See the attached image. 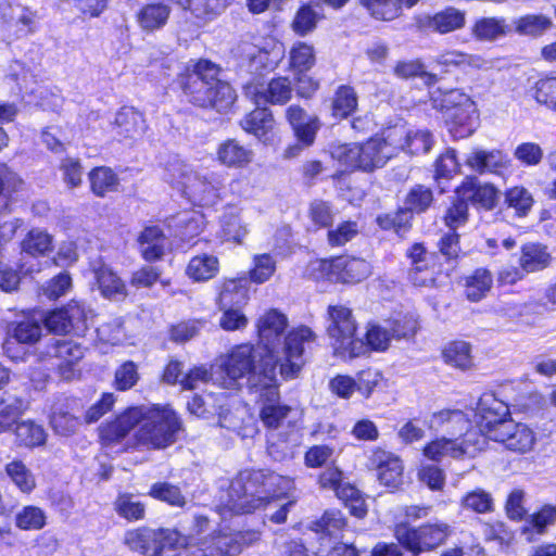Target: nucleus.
Instances as JSON below:
<instances>
[{"label":"nucleus","mask_w":556,"mask_h":556,"mask_svg":"<svg viewBox=\"0 0 556 556\" xmlns=\"http://www.w3.org/2000/svg\"><path fill=\"white\" fill-rule=\"evenodd\" d=\"M223 68L206 58L190 60L174 84L184 101L194 109L218 114L232 112L238 99L236 89L220 77Z\"/></svg>","instance_id":"obj_1"},{"label":"nucleus","mask_w":556,"mask_h":556,"mask_svg":"<svg viewBox=\"0 0 556 556\" xmlns=\"http://www.w3.org/2000/svg\"><path fill=\"white\" fill-rule=\"evenodd\" d=\"M292 480L270 470H250L229 485L227 506L237 515L253 514L288 496Z\"/></svg>","instance_id":"obj_2"},{"label":"nucleus","mask_w":556,"mask_h":556,"mask_svg":"<svg viewBox=\"0 0 556 556\" xmlns=\"http://www.w3.org/2000/svg\"><path fill=\"white\" fill-rule=\"evenodd\" d=\"M277 367V354L266 353L252 342L235 344L220 364L222 374L228 379L229 386L247 378L249 393L276 378Z\"/></svg>","instance_id":"obj_3"},{"label":"nucleus","mask_w":556,"mask_h":556,"mask_svg":"<svg viewBox=\"0 0 556 556\" xmlns=\"http://www.w3.org/2000/svg\"><path fill=\"white\" fill-rule=\"evenodd\" d=\"M500 195L501 190L494 184L482 182L477 176L467 175L454 188L441 220L447 229L457 230L469 222L470 205L477 210L491 212L496 208Z\"/></svg>","instance_id":"obj_4"},{"label":"nucleus","mask_w":556,"mask_h":556,"mask_svg":"<svg viewBox=\"0 0 556 556\" xmlns=\"http://www.w3.org/2000/svg\"><path fill=\"white\" fill-rule=\"evenodd\" d=\"M143 415L132 437L136 450L160 451L177 442L184 431V422L179 414L169 405H139Z\"/></svg>","instance_id":"obj_5"},{"label":"nucleus","mask_w":556,"mask_h":556,"mask_svg":"<svg viewBox=\"0 0 556 556\" xmlns=\"http://www.w3.org/2000/svg\"><path fill=\"white\" fill-rule=\"evenodd\" d=\"M431 102L454 140L466 139L475 134L479 126V111L470 96L458 88L439 89Z\"/></svg>","instance_id":"obj_6"},{"label":"nucleus","mask_w":556,"mask_h":556,"mask_svg":"<svg viewBox=\"0 0 556 556\" xmlns=\"http://www.w3.org/2000/svg\"><path fill=\"white\" fill-rule=\"evenodd\" d=\"M187 540L177 527L140 526L125 531L123 544L141 556H180Z\"/></svg>","instance_id":"obj_7"},{"label":"nucleus","mask_w":556,"mask_h":556,"mask_svg":"<svg viewBox=\"0 0 556 556\" xmlns=\"http://www.w3.org/2000/svg\"><path fill=\"white\" fill-rule=\"evenodd\" d=\"M393 534L405 552L412 556H419L445 545L454 534V528L440 519L426 521L417 527L408 522H396L393 527Z\"/></svg>","instance_id":"obj_8"},{"label":"nucleus","mask_w":556,"mask_h":556,"mask_svg":"<svg viewBox=\"0 0 556 556\" xmlns=\"http://www.w3.org/2000/svg\"><path fill=\"white\" fill-rule=\"evenodd\" d=\"M326 333L336 356L348 359L350 354L359 353L362 338L358 323L352 307L345 304H329L326 309Z\"/></svg>","instance_id":"obj_9"},{"label":"nucleus","mask_w":556,"mask_h":556,"mask_svg":"<svg viewBox=\"0 0 556 556\" xmlns=\"http://www.w3.org/2000/svg\"><path fill=\"white\" fill-rule=\"evenodd\" d=\"M388 140L375 134L362 142L343 143L337 148V160L350 170L372 173L390 159Z\"/></svg>","instance_id":"obj_10"},{"label":"nucleus","mask_w":556,"mask_h":556,"mask_svg":"<svg viewBox=\"0 0 556 556\" xmlns=\"http://www.w3.org/2000/svg\"><path fill=\"white\" fill-rule=\"evenodd\" d=\"M318 277L333 283L357 285L366 280L372 271L365 258L352 255H336L317 261Z\"/></svg>","instance_id":"obj_11"},{"label":"nucleus","mask_w":556,"mask_h":556,"mask_svg":"<svg viewBox=\"0 0 556 556\" xmlns=\"http://www.w3.org/2000/svg\"><path fill=\"white\" fill-rule=\"evenodd\" d=\"M316 333L306 325H299L286 332L282 357L278 359L279 374L285 381L299 377L305 365V345L315 342Z\"/></svg>","instance_id":"obj_12"},{"label":"nucleus","mask_w":556,"mask_h":556,"mask_svg":"<svg viewBox=\"0 0 556 556\" xmlns=\"http://www.w3.org/2000/svg\"><path fill=\"white\" fill-rule=\"evenodd\" d=\"M190 522L192 533H185L188 540L181 546V552L185 551L186 556H229L225 529L215 528L208 534L195 539L194 535H200L208 529L211 520L204 514H194Z\"/></svg>","instance_id":"obj_13"},{"label":"nucleus","mask_w":556,"mask_h":556,"mask_svg":"<svg viewBox=\"0 0 556 556\" xmlns=\"http://www.w3.org/2000/svg\"><path fill=\"white\" fill-rule=\"evenodd\" d=\"M258 405V418L267 430H277L292 412V407L281 402L278 377L252 391Z\"/></svg>","instance_id":"obj_14"},{"label":"nucleus","mask_w":556,"mask_h":556,"mask_svg":"<svg viewBox=\"0 0 556 556\" xmlns=\"http://www.w3.org/2000/svg\"><path fill=\"white\" fill-rule=\"evenodd\" d=\"M42 324L54 336L84 332L87 329L86 305L80 301L70 300L60 307L48 311L42 317Z\"/></svg>","instance_id":"obj_15"},{"label":"nucleus","mask_w":556,"mask_h":556,"mask_svg":"<svg viewBox=\"0 0 556 556\" xmlns=\"http://www.w3.org/2000/svg\"><path fill=\"white\" fill-rule=\"evenodd\" d=\"M141 407L130 405L101 422L97 429L98 443L102 448L119 445L142 421Z\"/></svg>","instance_id":"obj_16"},{"label":"nucleus","mask_w":556,"mask_h":556,"mask_svg":"<svg viewBox=\"0 0 556 556\" xmlns=\"http://www.w3.org/2000/svg\"><path fill=\"white\" fill-rule=\"evenodd\" d=\"M84 355L83 345L73 340L51 339L38 357L40 362L50 363L62 378L68 380Z\"/></svg>","instance_id":"obj_17"},{"label":"nucleus","mask_w":556,"mask_h":556,"mask_svg":"<svg viewBox=\"0 0 556 556\" xmlns=\"http://www.w3.org/2000/svg\"><path fill=\"white\" fill-rule=\"evenodd\" d=\"M367 469L376 473L378 482L390 491L404 484V462L400 455L382 446H375L367 460Z\"/></svg>","instance_id":"obj_18"},{"label":"nucleus","mask_w":556,"mask_h":556,"mask_svg":"<svg viewBox=\"0 0 556 556\" xmlns=\"http://www.w3.org/2000/svg\"><path fill=\"white\" fill-rule=\"evenodd\" d=\"M479 434L475 429H469L454 438H435L425 444L422 453L425 457L437 463H439L444 456L459 459L469 452L480 450V445L477 440Z\"/></svg>","instance_id":"obj_19"},{"label":"nucleus","mask_w":556,"mask_h":556,"mask_svg":"<svg viewBox=\"0 0 556 556\" xmlns=\"http://www.w3.org/2000/svg\"><path fill=\"white\" fill-rule=\"evenodd\" d=\"M476 417L478 429L475 430L479 434L477 440L481 448V437L494 441V435L500 434L503 428L511 419V414L505 403L493 397L490 401L484 400L479 403Z\"/></svg>","instance_id":"obj_20"},{"label":"nucleus","mask_w":556,"mask_h":556,"mask_svg":"<svg viewBox=\"0 0 556 556\" xmlns=\"http://www.w3.org/2000/svg\"><path fill=\"white\" fill-rule=\"evenodd\" d=\"M289 320L278 308L266 309L255 321L257 345L266 353H275L281 338L286 334Z\"/></svg>","instance_id":"obj_21"},{"label":"nucleus","mask_w":556,"mask_h":556,"mask_svg":"<svg viewBox=\"0 0 556 556\" xmlns=\"http://www.w3.org/2000/svg\"><path fill=\"white\" fill-rule=\"evenodd\" d=\"M465 25L466 12L452 5L416 18V27L424 33L446 35L464 28Z\"/></svg>","instance_id":"obj_22"},{"label":"nucleus","mask_w":556,"mask_h":556,"mask_svg":"<svg viewBox=\"0 0 556 556\" xmlns=\"http://www.w3.org/2000/svg\"><path fill=\"white\" fill-rule=\"evenodd\" d=\"M239 126L265 146L274 143L276 139L277 122L268 106L254 108L239 121Z\"/></svg>","instance_id":"obj_23"},{"label":"nucleus","mask_w":556,"mask_h":556,"mask_svg":"<svg viewBox=\"0 0 556 556\" xmlns=\"http://www.w3.org/2000/svg\"><path fill=\"white\" fill-rule=\"evenodd\" d=\"M534 204V195L528 188L523 185H514L501 193L496 215L503 218L508 215L514 219H523L531 213Z\"/></svg>","instance_id":"obj_24"},{"label":"nucleus","mask_w":556,"mask_h":556,"mask_svg":"<svg viewBox=\"0 0 556 556\" xmlns=\"http://www.w3.org/2000/svg\"><path fill=\"white\" fill-rule=\"evenodd\" d=\"M494 442L501 444L506 451L525 455L531 452L536 443V435L532 428L523 422H516L511 418Z\"/></svg>","instance_id":"obj_25"},{"label":"nucleus","mask_w":556,"mask_h":556,"mask_svg":"<svg viewBox=\"0 0 556 556\" xmlns=\"http://www.w3.org/2000/svg\"><path fill=\"white\" fill-rule=\"evenodd\" d=\"M25 187L21 174L7 162L0 161V218L14 211Z\"/></svg>","instance_id":"obj_26"},{"label":"nucleus","mask_w":556,"mask_h":556,"mask_svg":"<svg viewBox=\"0 0 556 556\" xmlns=\"http://www.w3.org/2000/svg\"><path fill=\"white\" fill-rule=\"evenodd\" d=\"M466 165L476 173L503 176L511 168L510 157L500 149H476L467 155Z\"/></svg>","instance_id":"obj_27"},{"label":"nucleus","mask_w":556,"mask_h":556,"mask_svg":"<svg viewBox=\"0 0 556 556\" xmlns=\"http://www.w3.org/2000/svg\"><path fill=\"white\" fill-rule=\"evenodd\" d=\"M293 81L289 76L276 75L265 85L256 86L253 90L255 103L267 105H287L293 98Z\"/></svg>","instance_id":"obj_28"},{"label":"nucleus","mask_w":556,"mask_h":556,"mask_svg":"<svg viewBox=\"0 0 556 556\" xmlns=\"http://www.w3.org/2000/svg\"><path fill=\"white\" fill-rule=\"evenodd\" d=\"M283 116L294 138L316 142L321 128V121L318 115L308 114L300 103H292L285 109Z\"/></svg>","instance_id":"obj_29"},{"label":"nucleus","mask_w":556,"mask_h":556,"mask_svg":"<svg viewBox=\"0 0 556 556\" xmlns=\"http://www.w3.org/2000/svg\"><path fill=\"white\" fill-rule=\"evenodd\" d=\"M254 151L236 138L220 141L215 150V161L223 167L242 170L251 166L254 161Z\"/></svg>","instance_id":"obj_30"},{"label":"nucleus","mask_w":556,"mask_h":556,"mask_svg":"<svg viewBox=\"0 0 556 556\" xmlns=\"http://www.w3.org/2000/svg\"><path fill=\"white\" fill-rule=\"evenodd\" d=\"M458 285L462 287L465 300L469 303H479L491 293L494 286V274L488 266H479L463 275Z\"/></svg>","instance_id":"obj_31"},{"label":"nucleus","mask_w":556,"mask_h":556,"mask_svg":"<svg viewBox=\"0 0 556 556\" xmlns=\"http://www.w3.org/2000/svg\"><path fill=\"white\" fill-rule=\"evenodd\" d=\"M141 258L153 264L163 260L166 252L167 236L160 225H148L136 239Z\"/></svg>","instance_id":"obj_32"},{"label":"nucleus","mask_w":556,"mask_h":556,"mask_svg":"<svg viewBox=\"0 0 556 556\" xmlns=\"http://www.w3.org/2000/svg\"><path fill=\"white\" fill-rule=\"evenodd\" d=\"M147 128L144 114L134 106L124 105L115 114L113 129L119 141L136 140Z\"/></svg>","instance_id":"obj_33"},{"label":"nucleus","mask_w":556,"mask_h":556,"mask_svg":"<svg viewBox=\"0 0 556 556\" xmlns=\"http://www.w3.org/2000/svg\"><path fill=\"white\" fill-rule=\"evenodd\" d=\"M359 97L354 86L350 84L339 85L329 100V115L337 122L352 117L358 110Z\"/></svg>","instance_id":"obj_34"},{"label":"nucleus","mask_w":556,"mask_h":556,"mask_svg":"<svg viewBox=\"0 0 556 556\" xmlns=\"http://www.w3.org/2000/svg\"><path fill=\"white\" fill-rule=\"evenodd\" d=\"M249 300V281L245 277L224 278L217 285V308L245 307Z\"/></svg>","instance_id":"obj_35"},{"label":"nucleus","mask_w":556,"mask_h":556,"mask_svg":"<svg viewBox=\"0 0 556 556\" xmlns=\"http://www.w3.org/2000/svg\"><path fill=\"white\" fill-rule=\"evenodd\" d=\"M325 18L324 9L320 0H309L302 3L296 9L290 27L298 37H306L314 33Z\"/></svg>","instance_id":"obj_36"},{"label":"nucleus","mask_w":556,"mask_h":556,"mask_svg":"<svg viewBox=\"0 0 556 556\" xmlns=\"http://www.w3.org/2000/svg\"><path fill=\"white\" fill-rule=\"evenodd\" d=\"M553 256L548 247L540 241H527L519 250L518 265L526 274L542 271L551 266Z\"/></svg>","instance_id":"obj_37"},{"label":"nucleus","mask_w":556,"mask_h":556,"mask_svg":"<svg viewBox=\"0 0 556 556\" xmlns=\"http://www.w3.org/2000/svg\"><path fill=\"white\" fill-rule=\"evenodd\" d=\"M317 64L315 46L304 40L292 42L287 54V71L291 75L307 74Z\"/></svg>","instance_id":"obj_38"},{"label":"nucleus","mask_w":556,"mask_h":556,"mask_svg":"<svg viewBox=\"0 0 556 556\" xmlns=\"http://www.w3.org/2000/svg\"><path fill=\"white\" fill-rule=\"evenodd\" d=\"M87 177L89 190L96 198L104 199L121 190V178L110 166H94L88 172Z\"/></svg>","instance_id":"obj_39"},{"label":"nucleus","mask_w":556,"mask_h":556,"mask_svg":"<svg viewBox=\"0 0 556 556\" xmlns=\"http://www.w3.org/2000/svg\"><path fill=\"white\" fill-rule=\"evenodd\" d=\"M443 363L456 370L468 371L475 367L472 345L465 340H451L441 349Z\"/></svg>","instance_id":"obj_40"},{"label":"nucleus","mask_w":556,"mask_h":556,"mask_svg":"<svg viewBox=\"0 0 556 556\" xmlns=\"http://www.w3.org/2000/svg\"><path fill=\"white\" fill-rule=\"evenodd\" d=\"M391 341L392 337L388 328L378 323L368 321L362 338V346L357 349L359 353L350 354L348 359H355L374 352L383 353L389 350Z\"/></svg>","instance_id":"obj_41"},{"label":"nucleus","mask_w":556,"mask_h":556,"mask_svg":"<svg viewBox=\"0 0 556 556\" xmlns=\"http://www.w3.org/2000/svg\"><path fill=\"white\" fill-rule=\"evenodd\" d=\"M12 432L14 444L20 448L29 451L45 446L48 439L45 427L34 419L21 420Z\"/></svg>","instance_id":"obj_42"},{"label":"nucleus","mask_w":556,"mask_h":556,"mask_svg":"<svg viewBox=\"0 0 556 556\" xmlns=\"http://www.w3.org/2000/svg\"><path fill=\"white\" fill-rule=\"evenodd\" d=\"M375 224L383 232H392L399 238H405L413 229L414 217L403 205H400L394 211L377 214Z\"/></svg>","instance_id":"obj_43"},{"label":"nucleus","mask_w":556,"mask_h":556,"mask_svg":"<svg viewBox=\"0 0 556 556\" xmlns=\"http://www.w3.org/2000/svg\"><path fill=\"white\" fill-rule=\"evenodd\" d=\"M348 528V519L339 509H326L321 516L314 520L311 530L321 539L339 540Z\"/></svg>","instance_id":"obj_44"},{"label":"nucleus","mask_w":556,"mask_h":556,"mask_svg":"<svg viewBox=\"0 0 556 556\" xmlns=\"http://www.w3.org/2000/svg\"><path fill=\"white\" fill-rule=\"evenodd\" d=\"M28 407L29 404L23 396L11 394L0 396V434L13 430Z\"/></svg>","instance_id":"obj_45"},{"label":"nucleus","mask_w":556,"mask_h":556,"mask_svg":"<svg viewBox=\"0 0 556 556\" xmlns=\"http://www.w3.org/2000/svg\"><path fill=\"white\" fill-rule=\"evenodd\" d=\"M435 194L430 186L424 184L413 185L405 193L403 206L415 218L426 214L435 204Z\"/></svg>","instance_id":"obj_46"},{"label":"nucleus","mask_w":556,"mask_h":556,"mask_svg":"<svg viewBox=\"0 0 556 556\" xmlns=\"http://www.w3.org/2000/svg\"><path fill=\"white\" fill-rule=\"evenodd\" d=\"M20 249L33 258L48 256L54 249L53 236L45 229L31 228L21 240Z\"/></svg>","instance_id":"obj_47"},{"label":"nucleus","mask_w":556,"mask_h":556,"mask_svg":"<svg viewBox=\"0 0 556 556\" xmlns=\"http://www.w3.org/2000/svg\"><path fill=\"white\" fill-rule=\"evenodd\" d=\"M170 11L169 5L162 2L146 3L136 13V21L143 31L153 33L167 24Z\"/></svg>","instance_id":"obj_48"},{"label":"nucleus","mask_w":556,"mask_h":556,"mask_svg":"<svg viewBox=\"0 0 556 556\" xmlns=\"http://www.w3.org/2000/svg\"><path fill=\"white\" fill-rule=\"evenodd\" d=\"M392 340H413L420 330V318L415 312H396L387 319Z\"/></svg>","instance_id":"obj_49"},{"label":"nucleus","mask_w":556,"mask_h":556,"mask_svg":"<svg viewBox=\"0 0 556 556\" xmlns=\"http://www.w3.org/2000/svg\"><path fill=\"white\" fill-rule=\"evenodd\" d=\"M93 278L103 298L112 299L116 295H128L126 282L110 266L101 264L96 267Z\"/></svg>","instance_id":"obj_50"},{"label":"nucleus","mask_w":556,"mask_h":556,"mask_svg":"<svg viewBox=\"0 0 556 556\" xmlns=\"http://www.w3.org/2000/svg\"><path fill=\"white\" fill-rule=\"evenodd\" d=\"M112 505L115 514L129 523L142 521L147 517L146 504L136 500L135 494L131 492H118Z\"/></svg>","instance_id":"obj_51"},{"label":"nucleus","mask_w":556,"mask_h":556,"mask_svg":"<svg viewBox=\"0 0 556 556\" xmlns=\"http://www.w3.org/2000/svg\"><path fill=\"white\" fill-rule=\"evenodd\" d=\"M147 495L152 500L164 503L173 508H185L188 500L179 484L172 483L165 480L153 482Z\"/></svg>","instance_id":"obj_52"},{"label":"nucleus","mask_w":556,"mask_h":556,"mask_svg":"<svg viewBox=\"0 0 556 556\" xmlns=\"http://www.w3.org/2000/svg\"><path fill=\"white\" fill-rule=\"evenodd\" d=\"M431 422L437 429H443L447 433L455 435L472 429L469 425V418L459 408H442L431 415Z\"/></svg>","instance_id":"obj_53"},{"label":"nucleus","mask_w":556,"mask_h":556,"mask_svg":"<svg viewBox=\"0 0 556 556\" xmlns=\"http://www.w3.org/2000/svg\"><path fill=\"white\" fill-rule=\"evenodd\" d=\"M42 336V329L38 321L35 320H20L13 324L10 338L3 343V349L7 355L14 358L11 354V339L16 343L24 345H35L38 343Z\"/></svg>","instance_id":"obj_54"},{"label":"nucleus","mask_w":556,"mask_h":556,"mask_svg":"<svg viewBox=\"0 0 556 556\" xmlns=\"http://www.w3.org/2000/svg\"><path fill=\"white\" fill-rule=\"evenodd\" d=\"M219 273V260L215 255L202 253L190 258L186 267L187 276L194 282H205Z\"/></svg>","instance_id":"obj_55"},{"label":"nucleus","mask_w":556,"mask_h":556,"mask_svg":"<svg viewBox=\"0 0 556 556\" xmlns=\"http://www.w3.org/2000/svg\"><path fill=\"white\" fill-rule=\"evenodd\" d=\"M334 494L352 516L362 519L367 515L368 508L364 494L354 484L343 480Z\"/></svg>","instance_id":"obj_56"},{"label":"nucleus","mask_w":556,"mask_h":556,"mask_svg":"<svg viewBox=\"0 0 556 556\" xmlns=\"http://www.w3.org/2000/svg\"><path fill=\"white\" fill-rule=\"evenodd\" d=\"M536 103L556 112V74H542L530 88Z\"/></svg>","instance_id":"obj_57"},{"label":"nucleus","mask_w":556,"mask_h":556,"mask_svg":"<svg viewBox=\"0 0 556 556\" xmlns=\"http://www.w3.org/2000/svg\"><path fill=\"white\" fill-rule=\"evenodd\" d=\"M437 64L442 72L448 73L453 70L466 71L467 68L480 67L482 59L479 55L469 54L463 51H445L437 59Z\"/></svg>","instance_id":"obj_58"},{"label":"nucleus","mask_w":556,"mask_h":556,"mask_svg":"<svg viewBox=\"0 0 556 556\" xmlns=\"http://www.w3.org/2000/svg\"><path fill=\"white\" fill-rule=\"evenodd\" d=\"M4 471L20 492L30 494L36 489V478L23 460H11Z\"/></svg>","instance_id":"obj_59"},{"label":"nucleus","mask_w":556,"mask_h":556,"mask_svg":"<svg viewBox=\"0 0 556 556\" xmlns=\"http://www.w3.org/2000/svg\"><path fill=\"white\" fill-rule=\"evenodd\" d=\"M460 170V164L454 148H448L439 154L433 162L432 179L439 184L442 180H451Z\"/></svg>","instance_id":"obj_60"},{"label":"nucleus","mask_w":556,"mask_h":556,"mask_svg":"<svg viewBox=\"0 0 556 556\" xmlns=\"http://www.w3.org/2000/svg\"><path fill=\"white\" fill-rule=\"evenodd\" d=\"M14 523L22 531H41L48 521L46 511L41 507L25 505L15 514Z\"/></svg>","instance_id":"obj_61"},{"label":"nucleus","mask_w":556,"mask_h":556,"mask_svg":"<svg viewBox=\"0 0 556 556\" xmlns=\"http://www.w3.org/2000/svg\"><path fill=\"white\" fill-rule=\"evenodd\" d=\"M507 33V25L504 18L480 17L475 21L471 27V35L480 41H492Z\"/></svg>","instance_id":"obj_62"},{"label":"nucleus","mask_w":556,"mask_h":556,"mask_svg":"<svg viewBox=\"0 0 556 556\" xmlns=\"http://www.w3.org/2000/svg\"><path fill=\"white\" fill-rule=\"evenodd\" d=\"M435 260H438L437 254L431 253L421 264L409 267L408 278L415 287L437 286Z\"/></svg>","instance_id":"obj_63"},{"label":"nucleus","mask_w":556,"mask_h":556,"mask_svg":"<svg viewBox=\"0 0 556 556\" xmlns=\"http://www.w3.org/2000/svg\"><path fill=\"white\" fill-rule=\"evenodd\" d=\"M50 425L56 434L68 437L73 434L78 419L70 412L66 404H54L49 416Z\"/></svg>","instance_id":"obj_64"}]
</instances>
